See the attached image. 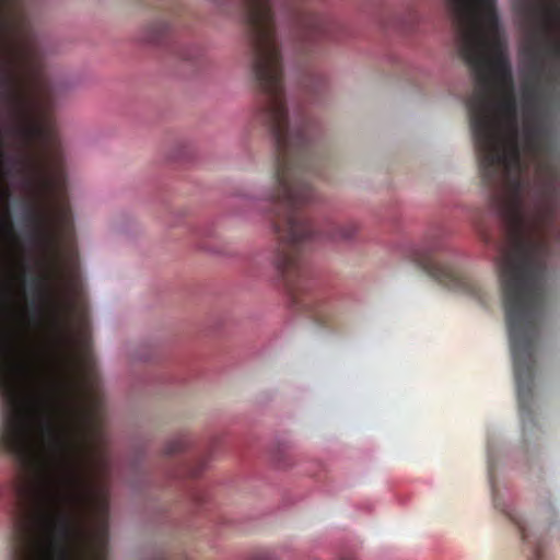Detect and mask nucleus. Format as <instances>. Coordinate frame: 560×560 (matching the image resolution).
Wrapping results in <instances>:
<instances>
[{"label":"nucleus","mask_w":560,"mask_h":560,"mask_svg":"<svg viewBox=\"0 0 560 560\" xmlns=\"http://www.w3.org/2000/svg\"><path fill=\"white\" fill-rule=\"evenodd\" d=\"M108 498H16L13 560H106Z\"/></svg>","instance_id":"1"},{"label":"nucleus","mask_w":560,"mask_h":560,"mask_svg":"<svg viewBox=\"0 0 560 560\" xmlns=\"http://www.w3.org/2000/svg\"><path fill=\"white\" fill-rule=\"evenodd\" d=\"M355 223L334 224L328 230H313L310 222L295 212H289L285 217L283 236L284 243L280 244L272 257V264L280 273H287L295 269L299 264L298 254L292 243L311 240L314 236H324L334 242L352 240L358 233Z\"/></svg>","instance_id":"2"},{"label":"nucleus","mask_w":560,"mask_h":560,"mask_svg":"<svg viewBox=\"0 0 560 560\" xmlns=\"http://www.w3.org/2000/svg\"><path fill=\"white\" fill-rule=\"evenodd\" d=\"M170 26L164 21H158L143 26L139 33V40L154 43L168 31Z\"/></svg>","instance_id":"3"},{"label":"nucleus","mask_w":560,"mask_h":560,"mask_svg":"<svg viewBox=\"0 0 560 560\" xmlns=\"http://www.w3.org/2000/svg\"><path fill=\"white\" fill-rule=\"evenodd\" d=\"M326 25V18L318 13H308L301 20V27L310 35L322 34Z\"/></svg>","instance_id":"4"},{"label":"nucleus","mask_w":560,"mask_h":560,"mask_svg":"<svg viewBox=\"0 0 560 560\" xmlns=\"http://www.w3.org/2000/svg\"><path fill=\"white\" fill-rule=\"evenodd\" d=\"M188 445V440L184 435H176L167 440L164 444V453L166 455H174L184 451Z\"/></svg>","instance_id":"5"},{"label":"nucleus","mask_w":560,"mask_h":560,"mask_svg":"<svg viewBox=\"0 0 560 560\" xmlns=\"http://www.w3.org/2000/svg\"><path fill=\"white\" fill-rule=\"evenodd\" d=\"M534 560H541V559H539V558H536V559H534Z\"/></svg>","instance_id":"6"}]
</instances>
